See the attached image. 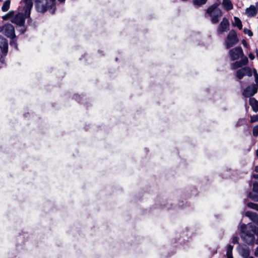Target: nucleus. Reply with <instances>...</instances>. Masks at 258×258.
I'll return each instance as SVG.
<instances>
[{"instance_id": "nucleus-1", "label": "nucleus", "mask_w": 258, "mask_h": 258, "mask_svg": "<svg viewBox=\"0 0 258 258\" xmlns=\"http://www.w3.org/2000/svg\"><path fill=\"white\" fill-rule=\"evenodd\" d=\"M240 236L248 245L258 244V227L251 224H242L240 226Z\"/></svg>"}, {"instance_id": "nucleus-2", "label": "nucleus", "mask_w": 258, "mask_h": 258, "mask_svg": "<svg viewBox=\"0 0 258 258\" xmlns=\"http://www.w3.org/2000/svg\"><path fill=\"white\" fill-rule=\"evenodd\" d=\"M23 2V0L21 2V5L23 7V10L25 12V14L23 13H18V14L14 15V12L13 11H10L5 16L3 17V19L6 20L7 18H10L11 22L17 25L19 29L18 31L21 33L24 34L27 30V28L25 25V18L29 17L30 15L27 16L26 15L25 9H24L25 4H22Z\"/></svg>"}, {"instance_id": "nucleus-3", "label": "nucleus", "mask_w": 258, "mask_h": 258, "mask_svg": "<svg viewBox=\"0 0 258 258\" xmlns=\"http://www.w3.org/2000/svg\"><path fill=\"white\" fill-rule=\"evenodd\" d=\"M49 3L47 0H36L35 2L36 7L37 11L41 13H44L47 10H49L51 13L53 14L55 10V1L49 0ZM66 0H58L60 3H64Z\"/></svg>"}, {"instance_id": "nucleus-4", "label": "nucleus", "mask_w": 258, "mask_h": 258, "mask_svg": "<svg viewBox=\"0 0 258 258\" xmlns=\"http://www.w3.org/2000/svg\"><path fill=\"white\" fill-rule=\"evenodd\" d=\"M219 5V3H215L207 10V13L211 17V22L213 24H217L222 16V11L218 8Z\"/></svg>"}, {"instance_id": "nucleus-5", "label": "nucleus", "mask_w": 258, "mask_h": 258, "mask_svg": "<svg viewBox=\"0 0 258 258\" xmlns=\"http://www.w3.org/2000/svg\"><path fill=\"white\" fill-rule=\"evenodd\" d=\"M238 42L237 34L235 30H231L225 40V45L226 48L228 49L236 44Z\"/></svg>"}, {"instance_id": "nucleus-6", "label": "nucleus", "mask_w": 258, "mask_h": 258, "mask_svg": "<svg viewBox=\"0 0 258 258\" xmlns=\"http://www.w3.org/2000/svg\"><path fill=\"white\" fill-rule=\"evenodd\" d=\"M229 56L232 60H238L239 58L244 57L245 56L242 48L240 46L231 49L229 51Z\"/></svg>"}, {"instance_id": "nucleus-7", "label": "nucleus", "mask_w": 258, "mask_h": 258, "mask_svg": "<svg viewBox=\"0 0 258 258\" xmlns=\"http://www.w3.org/2000/svg\"><path fill=\"white\" fill-rule=\"evenodd\" d=\"M257 86L255 84H252L245 88L243 90L242 94L244 97H251L257 93Z\"/></svg>"}, {"instance_id": "nucleus-8", "label": "nucleus", "mask_w": 258, "mask_h": 258, "mask_svg": "<svg viewBox=\"0 0 258 258\" xmlns=\"http://www.w3.org/2000/svg\"><path fill=\"white\" fill-rule=\"evenodd\" d=\"M252 75V70L251 68L248 67L242 68L238 70L236 72V76L239 80H241L245 76L251 77Z\"/></svg>"}, {"instance_id": "nucleus-9", "label": "nucleus", "mask_w": 258, "mask_h": 258, "mask_svg": "<svg viewBox=\"0 0 258 258\" xmlns=\"http://www.w3.org/2000/svg\"><path fill=\"white\" fill-rule=\"evenodd\" d=\"M4 34L10 38H14L16 37L14 27L11 24H7L5 25L2 29Z\"/></svg>"}, {"instance_id": "nucleus-10", "label": "nucleus", "mask_w": 258, "mask_h": 258, "mask_svg": "<svg viewBox=\"0 0 258 258\" xmlns=\"http://www.w3.org/2000/svg\"><path fill=\"white\" fill-rule=\"evenodd\" d=\"M229 29V22L228 20L226 18H223L220 25L217 28L218 33L221 34L224 32L227 31Z\"/></svg>"}, {"instance_id": "nucleus-11", "label": "nucleus", "mask_w": 258, "mask_h": 258, "mask_svg": "<svg viewBox=\"0 0 258 258\" xmlns=\"http://www.w3.org/2000/svg\"><path fill=\"white\" fill-rule=\"evenodd\" d=\"M248 63V59L246 56L242 57L239 61H236L231 64V69L235 70L242 66L247 65Z\"/></svg>"}, {"instance_id": "nucleus-12", "label": "nucleus", "mask_w": 258, "mask_h": 258, "mask_svg": "<svg viewBox=\"0 0 258 258\" xmlns=\"http://www.w3.org/2000/svg\"><path fill=\"white\" fill-rule=\"evenodd\" d=\"M258 10V3L255 4V6L251 5L249 8L245 10V13L248 16L252 17L255 16Z\"/></svg>"}, {"instance_id": "nucleus-13", "label": "nucleus", "mask_w": 258, "mask_h": 258, "mask_svg": "<svg viewBox=\"0 0 258 258\" xmlns=\"http://www.w3.org/2000/svg\"><path fill=\"white\" fill-rule=\"evenodd\" d=\"M0 48L3 53L6 55L8 52V43L7 40L2 36H0Z\"/></svg>"}, {"instance_id": "nucleus-14", "label": "nucleus", "mask_w": 258, "mask_h": 258, "mask_svg": "<svg viewBox=\"0 0 258 258\" xmlns=\"http://www.w3.org/2000/svg\"><path fill=\"white\" fill-rule=\"evenodd\" d=\"M22 4H25L24 9L26 11V15L29 16L33 7V0H23Z\"/></svg>"}, {"instance_id": "nucleus-15", "label": "nucleus", "mask_w": 258, "mask_h": 258, "mask_svg": "<svg viewBox=\"0 0 258 258\" xmlns=\"http://www.w3.org/2000/svg\"><path fill=\"white\" fill-rule=\"evenodd\" d=\"M245 216L249 218L256 224L258 225V215L251 211H247L245 212Z\"/></svg>"}, {"instance_id": "nucleus-16", "label": "nucleus", "mask_w": 258, "mask_h": 258, "mask_svg": "<svg viewBox=\"0 0 258 258\" xmlns=\"http://www.w3.org/2000/svg\"><path fill=\"white\" fill-rule=\"evenodd\" d=\"M222 5L223 8L226 11H229L233 8V4L230 0H223Z\"/></svg>"}, {"instance_id": "nucleus-17", "label": "nucleus", "mask_w": 258, "mask_h": 258, "mask_svg": "<svg viewBox=\"0 0 258 258\" xmlns=\"http://www.w3.org/2000/svg\"><path fill=\"white\" fill-rule=\"evenodd\" d=\"M249 105L251 106L252 110L257 112L258 111V101L254 98H250L249 100Z\"/></svg>"}, {"instance_id": "nucleus-18", "label": "nucleus", "mask_w": 258, "mask_h": 258, "mask_svg": "<svg viewBox=\"0 0 258 258\" xmlns=\"http://www.w3.org/2000/svg\"><path fill=\"white\" fill-rule=\"evenodd\" d=\"M253 189L255 192V195H253V194L250 193L249 194V198L254 201H258V184H254Z\"/></svg>"}, {"instance_id": "nucleus-19", "label": "nucleus", "mask_w": 258, "mask_h": 258, "mask_svg": "<svg viewBox=\"0 0 258 258\" xmlns=\"http://www.w3.org/2000/svg\"><path fill=\"white\" fill-rule=\"evenodd\" d=\"M234 22L233 24V26L237 27L240 30L242 29V24L241 20L237 17H234Z\"/></svg>"}, {"instance_id": "nucleus-20", "label": "nucleus", "mask_w": 258, "mask_h": 258, "mask_svg": "<svg viewBox=\"0 0 258 258\" xmlns=\"http://www.w3.org/2000/svg\"><path fill=\"white\" fill-rule=\"evenodd\" d=\"M10 0L6 1L3 5L2 10L3 12H7V11H8L10 8Z\"/></svg>"}, {"instance_id": "nucleus-21", "label": "nucleus", "mask_w": 258, "mask_h": 258, "mask_svg": "<svg viewBox=\"0 0 258 258\" xmlns=\"http://www.w3.org/2000/svg\"><path fill=\"white\" fill-rule=\"evenodd\" d=\"M233 246L231 245H229L227 248L226 256L227 258H233L232 256V249Z\"/></svg>"}, {"instance_id": "nucleus-22", "label": "nucleus", "mask_w": 258, "mask_h": 258, "mask_svg": "<svg viewBox=\"0 0 258 258\" xmlns=\"http://www.w3.org/2000/svg\"><path fill=\"white\" fill-rule=\"evenodd\" d=\"M247 206L249 208L258 211V204L250 202L247 204Z\"/></svg>"}, {"instance_id": "nucleus-23", "label": "nucleus", "mask_w": 258, "mask_h": 258, "mask_svg": "<svg viewBox=\"0 0 258 258\" xmlns=\"http://www.w3.org/2000/svg\"><path fill=\"white\" fill-rule=\"evenodd\" d=\"M207 2V0H193L194 4L196 6H201L205 4Z\"/></svg>"}, {"instance_id": "nucleus-24", "label": "nucleus", "mask_w": 258, "mask_h": 258, "mask_svg": "<svg viewBox=\"0 0 258 258\" xmlns=\"http://www.w3.org/2000/svg\"><path fill=\"white\" fill-rule=\"evenodd\" d=\"M246 121L245 118L239 119L236 123V126H240L244 124H245Z\"/></svg>"}, {"instance_id": "nucleus-25", "label": "nucleus", "mask_w": 258, "mask_h": 258, "mask_svg": "<svg viewBox=\"0 0 258 258\" xmlns=\"http://www.w3.org/2000/svg\"><path fill=\"white\" fill-rule=\"evenodd\" d=\"M258 121V114L251 116L250 117V122L253 123Z\"/></svg>"}, {"instance_id": "nucleus-26", "label": "nucleus", "mask_w": 258, "mask_h": 258, "mask_svg": "<svg viewBox=\"0 0 258 258\" xmlns=\"http://www.w3.org/2000/svg\"><path fill=\"white\" fill-rule=\"evenodd\" d=\"M243 32L245 34H247L249 36H252L253 35L252 31L248 29L244 28L243 29Z\"/></svg>"}, {"instance_id": "nucleus-27", "label": "nucleus", "mask_w": 258, "mask_h": 258, "mask_svg": "<svg viewBox=\"0 0 258 258\" xmlns=\"http://www.w3.org/2000/svg\"><path fill=\"white\" fill-rule=\"evenodd\" d=\"M252 133L254 137L258 136V124L253 128Z\"/></svg>"}, {"instance_id": "nucleus-28", "label": "nucleus", "mask_w": 258, "mask_h": 258, "mask_svg": "<svg viewBox=\"0 0 258 258\" xmlns=\"http://www.w3.org/2000/svg\"><path fill=\"white\" fill-rule=\"evenodd\" d=\"M239 241V238L235 236H233L232 238V242L234 244L238 243Z\"/></svg>"}, {"instance_id": "nucleus-29", "label": "nucleus", "mask_w": 258, "mask_h": 258, "mask_svg": "<svg viewBox=\"0 0 258 258\" xmlns=\"http://www.w3.org/2000/svg\"><path fill=\"white\" fill-rule=\"evenodd\" d=\"M254 76L255 77V82L258 85V74L256 72V71L255 69H254V73H253Z\"/></svg>"}, {"instance_id": "nucleus-30", "label": "nucleus", "mask_w": 258, "mask_h": 258, "mask_svg": "<svg viewBox=\"0 0 258 258\" xmlns=\"http://www.w3.org/2000/svg\"><path fill=\"white\" fill-rule=\"evenodd\" d=\"M249 251L247 249L244 250L243 256L244 257H247L249 255Z\"/></svg>"}, {"instance_id": "nucleus-31", "label": "nucleus", "mask_w": 258, "mask_h": 258, "mask_svg": "<svg viewBox=\"0 0 258 258\" xmlns=\"http://www.w3.org/2000/svg\"><path fill=\"white\" fill-rule=\"evenodd\" d=\"M248 56L249 57V58L251 59V60H253L255 58V56L253 54H252V53H250L249 54H248Z\"/></svg>"}, {"instance_id": "nucleus-32", "label": "nucleus", "mask_w": 258, "mask_h": 258, "mask_svg": "<svg viewBox=\"0 0 258 258\" xmlns=\"http://www.w3.org/2000/svg\"><path fill=\"white\" fill-rule=\"evenodd\" d=\"M254 255L256 256H258V246L256 247V248L255 250Z\"/></svg>"}, {"instance_id": "nucleus-33", "label": "nucleus", "mask_w": 258, "mask_h": 258, "mask_svg": "<svg viewBox=\"0 0 258 258\" xmlns=\"http://www.w3.org/2000/svg\"><path fill=\"white\" fill-rule=\"evenodd\" d=\"M253 176L254 178L258 179V174H254Z\"/></svg>"}, {"instance_id": "nucleus-34", "label": "nucleus", "mask_w": 258, "mask_h": 258, "mask_svg": "<svg viewBox=\"0 0 258 258\" xmlns=\"http://www.w3.org/2000/svg\"><path fill=\"white\" fill-rule=\"evenodd\" d=\"M255 171L258 172V166L255 167Z\"/></svg>"}, {"instance_id": "nucleus-35", "label": "nucleus", "mask_w": 258, "mask_h": 258, "mask_svg": "<svg viewBox=\"0 0 258 258\" xmlns=\"http://www.w3.org/2000/svg\"><path fill=\"white\" fill-rule=\"evenodd\" d=\"M256 53L257 57L258 58V50L257 49H256Z\"/></svg>"}, {"instance_id": "nucleus-36", "label": "nucleus", "mask_w": 258, "mask_h": 258, "mask_svg": "<svg viewBox=\"0 0 258 258\" xmlns=\"http://www.w3.org/2000/svg\"><path fill=\"white\" fill-rule=\"evenodd\" d=\"M256 155L258 157V150L256 151Z\"/></svg>"}, {"instance_id": "nucleus-37", "label": "nucleus", "mask_w": 258, "mask_h": 258, "mask_svg": "<svg viewBox=\"0 0 258 258\" xmlns=\"http://www.w3.org/2000/svg\"><path fill=\"white\" fill-rule=\"evenodd\" d=\"M248 258H253V257L251 256V257H249Z\"/></svg>"}]
</instances>
